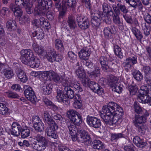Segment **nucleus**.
<instances>
[{
    "instance_id": "nucleus-28",
    "label": "nucleus",
    "mask_w": 151,
    "mask_h": 151,
    "mask_svg": "<svg viewBox=\"0 0 151 151\" xmlns=\"http://www.w3.org/2000/svg\"><path fill=\"white\" fill-rule=\"evenodd\" d=\"M52 84L45 83L43 86V93L45 95H49L52 92Z\"/></svg>"
},
{
    "instance_id": "nucleus-41",
    "label": "nucleus",
    "mask_w": 151,
    "mask_h": 151,
    "mask_svg": "<svg viewBox=\"0 0 151 151\" xmlns=\"http://www.w3.org/2000/svg\"><path fill=\"white\" fill-rule=\"evenodd\" d=\"M114 50L115 54L118 57L121 58L123 57V55L121 52V49L117 45H114Z\"/></svg>"
},
{
    "instance_id": "nucleus-33",
    "label": "nucleus",
    "mask_w": 151,
    "mask_h": 151,
    "mask_svg": "<svg viewBox=\"0 0 151 151\" xmlns=\"http://www.w3.org/2000/svg\"><path fill=\"white\" fill-rule=\"evenodd\" d=\"M57 74V73L52 70L43 71V74H44L43 75L44 77H47L51 80Z\"/></svg>"
},
{
    "instance_id": "nucleus-43",
    "label": "nucleus",
    "mask_w": 151,
    "mask_h": 151,
    "mask_svg": "<svg viewBox=\"0 0 151 151\" xmlns=\"http://www.w3.org/2000/svg\"><path fill=\"white\" fill-rule=\"evenodd\" d=\"M7 96L9 98L11 99H18L19 96L16 93L9 91L5 92Z\"/></svg>"
},
{
    "instance_id": "nucleus-22",
    "label": "nucleus",
    "mask_w": 151,
    "mask_h": 151,
    "mask_svg": "<svg viewBox=\"0 0 151 151\" xmlns=\"http://www.w3.org/2000/svg\"><path fill=\"white\" fill-rule=\"evenodd\" d=\"M40 64V60L37 58L33 57V59H31L25 65H29L32 68H38Z\"/></svg>"
},
{
    "instance_id": "nucleus-51",
    "label": "nucleus",
    "mask_w": 151,
    "mask_h": 151,
    "mask_svg": "<svg viewBox=\"0 0 151 151\" xmlns=\"http://www.w3.org/2000/svg\"><path fill=\"white\" fill-rule=\"evenodd\" d=\"M102 9L103 12L108 13L111 10V7L106 3H104L102 5Z\"/></svg>"
},
{
    "instance_id": "nucleus-11",
    "label": "nucleus",
    "mask_w": 151,
    "mask_h": 151,
    "mask_svg": "<svg viewBox=\"0 0 151 151\" xmlns=\"http://www.w3.org/2000/svg\"><path fill=\"white\" fill-rule=\"evenodd\" d=\"M46 131L47 135L52 138L56 139L58 137V135L57 133V130L58 129V126L56 123L53 124L49 125Z\"/></svg>"
},
{
    "instance_id": "nucleus-5",
    "label": "nucleus",
    "mask_w": 151,
    "mask_h": 151,
    "mask_svg": "<svg viewBox=\"0 0 151 151\" xmlns=\"http://www.w3.org/2000/svg\"><path fill=\"white\" fill-rule=\"evenodd\" d=\"M67 117L75 125L79 126L82 122V117L78 112L73 109H70L67 112Z\"/></svg>"
},
{
    "instance_id": "nucleus-18",
    "label": "nucleus",
    "mask_w": 151,
    "mask_h": 151,
    "mask_svg": "<svg viewBox=\"0 0 151 151\" xmlns=\"http://www.w3.org/2000/svg\"><path fill=\"white\" fill-rule=\"evenodd\" d=\"M17 77L21 82L25 83L28 80V78L25 72L19 68H17L15 70Z\"/></svg>"
},
{
    "instance_id": "nucleus-3",
    "label": "nucleus",
    "mask_w": 151,
    "mask_h": 151,
    "mask_svg": "<svg viewBox=\"0 0 151 151\" xmlns=\"http://www.w3.org/2000/svg\"><path fill=\"white\" fill-rule=\"evenodd\" d=\"M35 137L37 142H35L33 143L32 145L33 148L37 151L44 150L48 145V140L39 134H37Z\"/></svg>"
},
{
    "instance_id": "nucleus-63",
    "label": "nucleus",
    "mask_w": 151,
    "mask_h": 151,
    "mask_svg": "<svg viewBox=\"0 0 151 151\" xmlns=\"http://www.w3.org/2000/svg\"><path fill=\"white\" fill-rule=\"evenodd\" d=\"M126 3L129 4L131 6L136 8L137 5V2L135 0H125Z\"/></svg>"
},
{
    "instance_id": "nucleus-40",
    "label": "nucleus",
    "mask_w": 151,
    "mask_h": 151,
    "mask_svg": "<svg viewBox=\"0 0 151 151\" xmlns=\"http://www.w3.org/2000/svg\"><path fill=\"white\" fill-rule=\"evenodd\" d=\"M70 87L71 88V89H73L74 91L78 90V93H79V92H81L83 91V89L80 86V84L77 82H75L71 84V86Z\"/></svg>"
},
{
    "instance_id": "nucleus-56",
    "label": "nucleus",
    "mask_w": 151,
    "mask_h": 151,
    "mask_svg": "<svg viewBox=\"0 0 151 151\" xmlns=\"http://www.w3.org/2000/svg\"><path fill=\"white\" fill-rule=\"evenodd\" d=\"M73 106L76 109H80L82 106V101L77 99L74 102Z\"/></svg>"
},
{
    "instance_id": "nucleus-20",
    "label": "nucleus",
    "mask_w": 151,
    "mask_h": 151,
    "mask_svg": "<svg viewBox=\"0 0 151 151\" xmlns=\"http://www.w3.org/2000/svg\"><path fill=\"white\" fill-rule=\"evenodd\" d=\"M51 116H51L47 111H44L43 116V120L48 125L56 123Z\"/></svg>"
},
{
    "instance_id": "nucleus-15",
    "label": "nucleus",
    "mask_w": 151,
    "mask_h": 151,
    "mask_svg": "<svg viewBox=\"0 0 151 151\" xmlns=\"http://www.w3.org/2000/svg\"><path fill=\"white\" fill-rule=\"evenodd\" d=\"M22 128L21 125L18 123L13 122L11 130V134L17 137L20 134Z\"/></svg>"
},
{
    "instance_id": "nucleus-26",
    "label": "nucleus",
    "mask_w": 151,
    "mask_h": 151,
    "mask_svg": "<svg viewBox=\"0 0 151 151\" xmlns=\"http://www.w3.org/2000/svg\"><path fill=\"white\" fill-rule=\"evenodd\" d=\"M43 101L47 106H49L53 110H57L58 109V107L53 103L50 100L48 99L47 98H44Z\"/></svg>"
},
{
    "instance_id": "nucleus-12",
    "label": "nucleus",
    "mask_w": 151,
    "mask_h": 151,
    "mask_svg": "<svg viewBox=\"0 0 151 151\" xmlns=\"http://www.w3.org/2000/svg\"><path fill=\"white\" fill-rule=\"evenodd\" d=\"M24 91V94L28 100L32 103L35 104L37 100L36 97L32 88L29 86H26Z\"/></svg>"
},
{
    "instance_id": "nucleus-59",
    "label": "nucleus",
    "mask_w": 151,
    "mask_h": 151,
    "mask_svg": "<svg viewBox=\"0 0 151 151\" xmlns=\"http://www.w3.org/2000/svg\"><path fill=\"white\" fill-rule=\"evenodd\" d=\"M142 71L145 74L146 76H148L150 74L151 69L148 66H144Z\"/></svg>"
},
{
    "instance_id": "nucleus-17",
    "label": "nucleus",
    "mask_w": 151,
    "mask_h": 151,
    "mask_svg": "<svg viewBox=\"0 0 151 151\" xmlns=\"http://www.w3.org/2000/svg\"><path fill=\"white\" fill-rule=\"evenodd\" d=\"M67 26L66 29L68 30H70L67 27L68 26L69 29L71 30H74L76 27V22L75 18L72 15H69L68 16L67 23Z\"/></svg>"
},
{
    "instance_id": "nucleus-19",
    "label": "nucleus",
    "mask_w": 151,
    "mask_h": 151,
    "mask_svg": "<svg viewBox=\"0 0 151 151\" xmlns=\"http://www.w3.org/2000/svg\"><path fill=\"white\" fill-rule=\"evenodd\" d=\"M146 120V118L145 117L140 116L138 115H136L134 121L135 126L138 128L142 129L141 125L142 123L145 122Z\"/></svg>"
},
{
    "instance_id": "nucleus-55",
    "label": "nucleus",
    "mask_w": 151,
    "mask_h": 151,
    "mask_svg": "<svg viewBox=\"0 0 151 151\" xmlns=\"http://www.w3.org/2000/svg\"><path fill=\"white\" fill-rule=\"evenodd\" d=\"M117 6L123 13L126 14L128 12V10L124 5L122 4L121 3H118L117 4Z\"/></svg>"
},
{
    "instance_id": "nucleus-52",
    "label": "nucleus",
    "mask_w": 151,
    "mask_h": 151,
    "mask_svg": "<svg viewBox=\"0 0 151 151\" xmlns=\"http://www.w3.org/2000/svg\"><path fill=\"white\" fill-rule=\"evenodd\" d=\"M13 13L15 16L20 17L22 16L23 12L22 9L19 7L18 8H17V9Z\"/></svg>"
},
{
    "instance_id": "nucleus-16",
    "label": "nucleus",
    "mask_w": 151,
    "mask_h": 151,
    "mask_svg": "<svg viewBox=\"0 0 151 151\" xmlns=\"http://www.w3.org/2000/svg\"><path fill=\"white\" fill-rule=\"evenodd\" d=\"M76 0H63L62 1V9L65 10L68 8H74L76 5Z\"/></svg>"
},
{
    "instance_id": "nucleus-6",
    "label": "nucleus",
    "mask_w": 151,
    "mask_h": 151,
    "mask_svg": "<svg viewBox=\"0 0 151 151\" xmlns=\"http://www.w3.org/2000/svg\"><path fill=\"white\" fill-rule=\"evenodd\" d=\"M42 1L41 0L40 2L35 5L34 11L36 15L41 16L45 15L47 7H48V3L46 1Z\"/></svg>"
},
{
    "instance_id": "nucleus-38",
    "label": "nucleus",
    "mask_w": 151,
    "mask_h": 151,
    "mask_svg": "<svg viewBox=\"0 0 151 151\" xmlns=\"http://www.w3.org/2000/svg\"><path fill=\"white\" fill-rule=\"evenodd\" d=\"M134 78L137 81H140L142 80L143 76L142 73L138 70H135L133 73Z\"/></svg>"
},
{
    "instance_id": "nucleus-32",
    "label": "nucleus",
    "mask_w": 151,
    "mask_h": 151,
    "mask_svg": "<svg viewBox=\"0 0 151 151\" xmlns=\"http://www.w3.org/2000/svg\"><path fill=\"white\" fill-rule=\"evenodd\" d=\"M100 61L103 70L104 71H106L109 68L107 65V58L104 57H101L100 58Z\"/></svg>"
},
{
    "instance_id": "nucleus-35",
    "label": "nucleus",
    "mask_w": 151,
    "mask_h": 151,
    "mask_svg": "<svg viewBox=\"0 0 151 151\" xmlns=\"http://www.w3.org/2000/svg\"><path fill=\"white\" fill-rule=\"evenodd\" d=\"M21 136L22 138H25L29 136L30 133L29 129L27 127L22 128L21 130Z\"/></svg>"
},
{
    "instance_id": "nucleus-47",
    "label": "nucleus",
    "mask_w": 151,
    "mask_h": 151,
    "mask_svg": "<svg viewBox=\"0 0 151 151\" xmlns=\"http://www.w3.org/2000/svg\"><path fill=\"white\" fill-rule=\"evenodd\" d=\"M123 137V135L121 133H114L111 135V139L112 141H116V139Z\"/></svg>"
},
{
    "instance_id": "nucleus-27",
    "label": "nucleus",
    "mask_w": 151,
    "mask_h": 151,
    "mask_svg": "<svg viewBox=\"0 0 151 151\" xmlns=\"http://www.w3.org/2000/svg\"><path fill=\"white\" fill-rule=\"evenodd\" d=\"M9 109L6 107V105L3 103H0V114L7 116L9 114Z\"/></svg>"
},
{
    "instance_id": "nucleus-44",
    "label": "nucleus",
    "mask_w": 151,
    "mask_h": 151,
    "mask_svg": "<svg viewBox=\"0 0 151 151\" xmlns=\"http://www.w3.org/2000/svg\"><path fill=\"white\" fill-rule=\"evenodd\" d=\"M137 86L136 85H130L129 86L128 90L131 95H135L138 91Z\"/></svg>"
},
{
    "instance_id": "nucleus-46",
    "label": "nucleus",
    "mask_w": 151,
    "mask_h": 151,
    "mask_svg": "<svg viewBox=\"0 0 151 151\" xmlns=\"http://www.w3.org/2000/svg\"><path fill=\"white\" fill-rule=\"evenodd\" d=\"M27 1V0H14L16 5L19 7H24Z\"/></svg>"
},
{
    "instance_id": "nucleus-45",
    "label": "nucleus",
    "mask_w": 151,
    "mask_h": 151,
    "mask_svg": "<svg viewBox=\"0 0 151 151\" xmlns=\"http://www.w3.org/2000/svg\"><path fill=\"white\" fill-rule=\"evenodd\" d=\"M68 55L71 62H73L76 60L77 55L72 51L68 52Z\"/></svg>"
},
{
    "instance_id": "nucleus-25",
    "label": "nucleus",
    "mask_w": 151,
    "mask_h": 151,
    "mask_svg": "<svg viewBox=\"0 0 151 151\" xmlns=\"http://www.w3.org/2000/svg\"><path fill=\"white\" fill-rule=\"evenodd\" d=\"M64 91L67 98L70 99H73L74 96V91L70 86H65Z\"/></svg>"
},
{
    "instance_id": "nucleus-8",
    "label": "nucleus",
    "mask_w": 151,
    "mask_h": 151,
    "mask_svg": "<svg viewBox=\"0 0 151 151\" xmlns=\"http://www.w3.org/2000/svg\"><path fill=\"white\" fill-rule=\"evenodd\" d=\"M77 134V139L82 142L86 143L87 144H91V140L90 136L85 130L81 129L78 131Z\"/></svg>"
},
{
    "instance_id": "nucleus-50",
    "label": "nucleus",
    "mask_w": 151,
    "mask_h": 151,
    "mask_svg": "<svg viewBox=\"0 0 151 151\" xmlns=\"http://www.w3.org/2000/svg\"><path fill=\"white\" fill-rule=\"evenodd\" d=\"M103 143L99 140H95V147L97 149H101L104 147Z\"/></svg>"
},
{
    "instance_id": "nucleus-10",
    "label": "nucleus",
    "mask_w": 151,
    "mask_h": 151,
    "mask_svg": "<svg viewBox=\"0 0 151 151\" xmlns=\"http://www.w3.org/2000/svg\"><path fill=\"white\" fill-rule=\"evenodd\" d=\"M33 127L37 132H41L44 129V124L40 118L37 116H34L32 118Z\"/></svg>"
},
{
    "instance_id": "nucleus-37",
    "label": "nucleus",
    "mask_w": 151,
    "mask_h": 151,
    "mask_svg": "<svg viewBox=\"0 0 151 151\" xmlns=\"http://www.w3.org/2000/svg\"><path fill=\"white\" fill-rule=\"evenodd\" d=\"M1 73L3 74L4 73L5 77L8 79H10L12 78L14 76V74L13 71L11 69H4L3 72H1Z\"/></svg>"
},
{
    "instance_id": "nucleus-48",
    "label": "nucleus",
    "mask_w": 151,
    "mask_h": 151,
    "mask_svg": "<svg viewBox=\"0 0 151 151\" xmlns=\"http://www.w3.org/2000/svg\"><path fill=\"white\" fill-rule=\"evenodd\" d=\"M132 32L137 39H140L142 38V35L138 29L134 28L132 29Z\"/></svg>"
},
{
    "instance_id": "nucleus-39",
    "label": "nucleus",
    "mask_w": 151,
    "mask_h": 151,
    "mask_svg": "<svg viewBox=\"0 0 151 151\" xmlns=\"http://www.w3.org/2000/svg\"><path fill=\"white\" fill-rule=\"evenodd\" d=\"M75 73L78 76L79 78L83 77L86 75L85 70L80 66L75 70Z\"/></svg>"
},
{
    "instance_id": "nucleus-9",
    "label": "nucleus",
    "mask_w": 151,
    "mask_h": 151,
    "mask_svg": "<svg viewBox=\"0 0 151 151\" xmlns=\"http://www.w3.org/2000/svg\"><path fill=\"white\" fill-rule=\"evenodd\" d=\"M118 81V79L116 77L112 76L109 82V85L113 91L120 93L122 91V88L117 83Z\"/></svg>"
},
{
    "instance_id": "nucleus-24",
    "label": "nucleus",
    "mask_w": 151,
    "mask_h": 151,
    "mask_svg": "<svg viewBox=\"0 0 151 151\" xmlns=\"http://www.w3.org/2000/svg\"><path fill=\"white\" fill-rule=\"evenodd\" d=\"M55 48L59 51H63L65 48L62 41L59 39H56L54 42Z\"/></svg>"
},
{
    "instance_id": "nucleus-36",
    "label": "nucleus",
    "mask_w": 151,
    "mask_h": 151,
    "mask_svg": "<svg viewBox=\"0 0 151 151\" xmlns=\"http://www.w3.org/2000/svg\"><path fill=\"white\" fill-rule=\"evenodd\" d=\"M113 21L114 22L117 24L119 28H121L123 26L122 21L120 20V18L117 14H114L113 16Z\"/></svg>"
},
{
    "instance_id": "nucleus-13",
    "label": "nucleus",
    "mask_w": 151,
    "mask_h": 151,
    "mask_svg": "<svg viewBox=\"0 0 151 151\" xmlns=\"http://www.w3.org/2000/svg\"><path fill=\"white\" fill-rule=\"evenodd\" d=\"M56 93V99L58 102L65 103L67 101V98L64 91H63L60 89L57 88Z\"/></svg>"
},
{
    "instance_id": "nucleus-23",
    "label": "nucleus",
    "mask_w": 151,
    "mask_h": 151,
    "mask_svg": "<svg viewBox=\"0 0 151 151\" xmlns=\"http://www.w3.org/2000/svg\"><path fill=\"white\" fill-rule=\"evenodd\" d=\"M37 28V29L34 32L32 33V36L33 37H36L37 38L41 40L44 37V32L43 30L40 28Z\"/></svg>"
},
{
    "instance_id": "nucleus-60",
    "label": "nucleus",
    "mask_w": 151,
    "mask_h": 151,
    "mask_svg": "<svg viewBox=\"0 0 151 151\" xmlns=\"http://www.w3.org/2000/svg\"><path fill=\"white\" fill-rule=\"evenodd\" d=\"M80 78L81 79V81L83 86L85 87H87L89 83V79L86 77V75H85V76L83 77H81Z\"/></svg>"
},
{
    "instance_id": "nucleus-14",
    "label": "nucleus",
    "mask_w": 151,
    "mask_h": 151,
    "mask_svg": "<svg viewBox=\"0 0 151 151\" xmlns=\"http://www.w3.org/2000/svg\"><path fill=\"white\" fill-rule=\"evenodd\" d=\"M67 125L69 131V134L71 136L73 140L76 141L77 139V132L78 130L75 126L70 122L68 123Z\"/></svg>"
},
{
    "instance_id": "nucleus-31",
    "label": "nucleus",
    "mask_w": 151,
    "mask_h": 151,
    "mask_svg": "<svg viewBox=\"0 0 151 151\" xmlns=\"http://www.w3.org/2000/svg\"><path fill=\"white\" fill-rule=\"evenodd\" d=\"M134 143L138 147H143L145 145V143L138 136H136L133 140Z\"/></svg>"
},
{
    "instance_id": "nucleus-34",
    "label": "nucleus",
    "mask_w": 151,
    "mask_h": 151,
    "mask_svg": "<svg viewBox=\"0 0 151 151\" xmlns=\"http://www.w3.org/2000/svg\"><path fill=\"white\" fill-rule=\"evenodd\" d=\"M79 27L82 29H85L88 28L89 25V22L86 18L84 19L80 24H78Z\"/></svg>"
},
{
    "instance_id": "nucleus-4",
    "label": "nucleus",
    "mask_w": 151,
    "mask_h": 151,
    "mask_svg": "<svg viewBox=\"0 0 151 151\" xmlns=\"http://www.w3.org/2000/svg\"><path fill=\"white\" fill-rule=\"evenodd\" d=\"M91 49L90 47H86L81 49L78 52V54L79 58L82 60H84L83 62V64L91 68V69L93 68L94 66L93 65L92 63L86 60L89 59V56L91 53Z\"/></svg>"
},
{
    "instance_id": "nucleus-29",
    "label": "nucleus",
    "mask_w": 151,
    "mask_h": 151,
    "mask_svg": "<svg viewBox=\"0 0 151 151\" xmlns=\"http://www.w3.org/2000/svg\"><path fill=\"white\" fill-rule=\"evenodd\" d=\"M56 53L54 49L50 50L49 52H47L46 57L47 60L51 63H53V60Z\"/></svg>"
},
{
    "instance_id": "nucleus-30",
    "label": "nucleus",
    "mask_w": 151,
    "mask_h": 151,
    "mask_svg": "<svg viewBox=\"0 0 151 151\" xmlns=\"http://www.w3.org/2000/svg\"><path fill=\"white\" fill-rule=\"evenodd\" d=\"M6 27L9 29L14 30L17 29V26L15 20L9 19L7 20Z\"/></svg>"
},
{
    "instance_id": "nucleus-42",
    "label": "nucleus",
    "mask_w": 151,
    "mask_h": 151,
    "mask_svg": "<svg viewBox=\"0 0 151 151\" xmlns=\"http://www.w3.org/2000/svg\"><path fill=\"white\" fill-rule=\"evenodd\" d=\"M33 4V3L29 2L28 1L24 6V7H25L26 11L28 14H31L32 13V7Z\"/></svg>"
},
{
    "instance_id": "nucleus-7",
    "label": "nucleus",
    "mask_w": 151,
    "mask_h": 151,
    "mask_svg": "<svg viewBox=\"0 0 151 151\" xmlns=\"http://www.w3.org/2000/svg\"><path fill=\"white\" fill-rule=\"evenodd\" d=\"M20 53L21 60L25 64L30 60H33L35 56L32 50L29 49H23L20 51Z\"/></svg>"
},
{
    "instance_id": "nucleus-54",
    "label": "nucleus",
    "mask_w": 151,
    "mask_h": 151,
    "mask_svg": "<svg viewBox=\"0 0 151 151\" xmlns=\"http://www.w3.org/2000/svg\"><path fill=\"white\" fill-rule=\"evenodd\" d=\"M51 116L52 118L55 120H59L60 121H61L63 120V118L61 115L57 113L52 114Z\"/></svg>"
},
{
    "instance_id": "nucleus-21",
    "label": "nucleus",
    "mask_w": 151,
    "mask_h": 151,
    "mask_svg": "<svg viewBox=\"0 0 151 151\" xmlns=\"http://www.w3.org/2000/svg\"><path fill=\"white\" fill-rule=\"evenodd\" d=\"M137 62V58L136 57H129L126 59L124 63V66L128 68H130L132 65Z\"/></svg>"
},
{
    "instance_id": "nucleus-1",
    "label": "nucleus",
    "mask_w": 151,
    "mask_h": 151,
    "mask_svg": "<svg viewBox=\"0 0 151 151\" xmlns=\"http://www.w3.org/2000/svg\"><path fill=\"white\" fill-rule=\"evenodd\" d=\"M122 109L113 102H110L103 106L100 115L104 123L110 126L118 125L122 122Z\"/></svg>"
},
{
    "instance_id": "nucleus-49",
    "label": "nucleus",
    "mask_w": 151,
    "mask_h": 151,
    "mask_svg": "<svg viewBox=\"0 0 151 151\" xmlns=\"http://www.w3.org/2000/svg\"><path fill=\"white\" fill-rule=\"evenodd\" d=\"M94 117L90 116L89 115L87 116L86 118L87 122L90 126L94 127V124H93Z\"/></svg>"
},
{
    "instance_id": "nucleus-64",
    "label": "nucleus",
    "mask_w": 151,
    "mask_h": 151,
    "mask_svg": "<svg viewBox=\"0 0 151 151\" xmlns=\"http://www.w3.org/2000/svg\"><path fill=\"white\" fill-rule=\"evenodd\" d=\"M134 109L135 112L138 114H139L142 111V109L139 106V104L135 102L134 104Z\"/></svg>"
},
{
    "instance_id": "nucleus-61",
    "label": "nucleus",
    "mask_w": 151,
    "mask_h": 151,
    "mask_svg": "<svg viewBox=\"0 0 151 151\" xmlns=\"http://www.w3.org/2000/svg\"><path fill=\"white\" fill-rule=\"evenodd\" d=\"M45 14L47 18L50 20H52L54 19V13L51 11H48L47 12H46Z\"/></svg>"
},
{
    "instance_id": "nucleus-62",
    "label": "nucleus",
    "mask_w": 151,
    "mask_h": 151,
    "mask_svg": "<svg viewBox=\"0 0 151 151\" xmlns=\"http://www.w3.org/2000/svg\"><path fill=\"white\" fill-rule=\"evenodd\" d=\"M35 51L38 55H42L44 52V49L41 46H39L37 48H35Z\"/></svg>"
},
{
    "instance_id": "nucleus-53",
    "label": "nucleus",
    "mask_w": 151,
    "mask_h": 151,
    "mask_svg": "<svg viewBox=\"0 0 151 151\" xmlns=\"http://www.w3.org/2000/svg\"><path fill=\"white\" fill-rule=\"evenodd\" d=\"M54 58L53 60V63L56 62L60 63L63 59V57L60 54L56 53Z\"/></svg>"
},
{
    "instance_id": "nucleus-57",
    "label": "nucleus",
    "mask_w": 151,
    "mask_h": 151,
    "mask_svg": "<svg viewBox=\"0 0 151 151\" xmlns=\"http://www.w3.org/2000/svg\"><path fill=\"white\" fill-rule=\"evenodd\" d=\"M62 78L57 73L52 80L58 83H60L62 82Z\"/></svg>"
},
{
    "instance_id": "nucleus-2",
    "label": "nucleus",
    "mask_w": 151,
    "mask_h": 151,
    "mask_svg": "<svg viewBox=\"0 0 151 151\" xmlns=\"http://www.w3.org/2000/svg\"><path fill=\"white\" fill-rule=\"evenodd\" d=\"M138 101L142 103H148L151 106V86H142L139 91Z\"/></svg>"
},
{
    "instance_id": "nucleus-58",
    "label": "nucleus",
    "mask_w": 151,
    "mask_h": 151,
    "mask_svg": "<svg viewBox=\"0 0 151 151\" xmlns=\"http://www.w3.org/2000/svg\"><path fill=\"white\" fill-rule=\"evenodd\" d=\"M8 145V143L3 140L0 143V150H5L7 149V147Z\"/></svg>"
}]
</instances>
